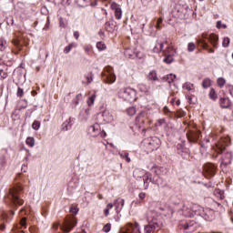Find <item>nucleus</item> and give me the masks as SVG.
<instances>
[{
  "instance_id": "nucleus-1",
  "label": "nucleus",
  "mask_w": 233,
  "mask_h": 233,
  "mask_svg": "<svg viewBox=\"0 0 233 233\" xmlns=\"http://www.w3.org/2000/svg\"><path fill=\"white\" fill-rule=\"evenodd\" d=\"M230 145V137H226L221 138L215 147V152L217 154H222L220 167L227 168L228 165H232L233 152L228 151L227 147Z\"/></svg>"
},
{
  "instance_id": "nucleus-2",
  "label": "nucleus",
  "mask_w": 233,
  "mask_h": 233,
  "mask_svg": "<svg viewBox=\"0 0 233 233\" xmlns=\"http://www.w3.org/2000/svg\"><path fill=\"white\" fill-rule=\"evenodd\" d=\"M147 225L144 227L145 233H154L163 227V217L156 211H152L147 217Z\"/></svg>"
},
{
  "instance_id": "nucleus-3",
  "label": "nucleus",
  "mask_w": 233,
  "mask_h": 233,
  "mask_svg": "<svg viewBox=\"0 0 233 233\" xmlns=\"http://www.w3.org/2000/svg\"><path fill=\"white\" fill-rule=\"evenodd\" d=\"M21 192H23V187L21 185H15L9 189V193L5 201L11 205V207H21L25 200L21 198Z\"/></svg>"
},
{
  "instance_id": "nucleus-4",
  "label": "nucleus",
  "mask_w": 233,
  "mask_h": 233,
  "mask_svg": "<svg viewBox=\"0 0 233 233\" xmlns=\"http://www.w3.org/2000/svg\"><path fill=\"white\" fill-rule=\"evenodd\" d=\"M192 211L195 216H200L205 221H214L216 219V211L210 208H203L198 204L192 206Z\"/></svg>"
},
{
  "instance_id": "nucleus-5",
  "label": "nucleus",
  "mask_w": 233,
  "mask_h": 233,
  "mask_svg": "<svg viewBox=\"0 0 233 233\" xmlns=\"http://www.w3.org/2000/svg\"><path fill=\"white\" fill-rule=\"evenodd\" d=\"M77 225V219L74 217H67L66 218L64 219L63 224H54L53 228L57 230V228H60L63 230V232H70L74 227Z\"/></svg>"
},
{
  "instance_id": "nucleus-6",
  "label": "nucleus",
  "mask_w": 233,
  "mask_h": 233,
  "mask_svg": "<svg viewBox=\"0 0 233 233\" xmlns=\"http://www.w3.org/2000/svg\"><path fill=\"white\" fill-rule=\"evenodd\" d=\"M143 144L145 145L147 152H154V150H157V148L161 147V139L157 137H153L144 139Z\"/></svg>"
},
{
  "instance_id": "nucleus-7",
  "label": "nucleus",
  "mask_w": 233,
  "mask_h": 233,
  "mask_svg": "<svg viewBox=\"0 0 233 233\" xmlns=\"http://www.w3.org/2000/svg\"><path fill=\"white\" fill-rule=\"evenodd\" d=\"M118 96L124 101H127L128 103H132V101L136 100V90L127 87L123 88L119 91Z\"/></svg>"
},
{
  "instance_id": "nucleus-8",
  "label": "nucleus",
  "mask_w": 233,
  "mask_h": 233,
  "mask_svg": "<svg viewBox=\"0 0 233 233\" xmlns=\"http://www.w3.org/2000/svg\"><path fill=\"white\" fill-rule=\"evenodd\" d=\"M102 77H104L106 83H109V85L116 83V74L112 71L111 66L105 67V71L102 73Z\"/></svg>"
},
{
  "instance_id": "nucleus-9",
  "label": "nucleus",
  "mask_w": 233,
  "mask_h": 233,
  "mask_svg": "<svg viewBox=\"0 0 233 233\" xmlns=\"http://www.w3.org/2000/svg\"><path fill=\"white\" fill-rule=\"evenodd\" d=\"M177 153L178 156H181L183 159H188V157H190V149L187 147L185 141L177 145Z\"/></svg>"
},
{
  "instance_id": "nucleus-10",
  "label": "nucleus",
  "mask_w": 233,
  "mask_h": 233,
  "mask_svg": "<svg viewBox=\"0 0 233 233\" xmlns=\"http://www.w3.org/2000/svg\"><path fill=\"white\" fill-rule=\"evenodd\" d=\"M218 172V166H215L213 163H206L204 165V176L205 177H214Z\"/></svg>"
},
{
  "instance_id": "nucleus-11",
  "label": "nucleus",
  "mask_w": 233,
  "mask_h": 233,
  "mask_svg": "<svg viewBox=\"0 0 233 233\" xmlns=\"http://www.w3.org/2000/svg\"><path fill=\"white\" fill-rule=\"evenodd\" d=\"M87 134L91 136V137H97L99 134H101V127L99 124L96 123L92 126H89L87 128Z\"/></svg>"
},
{
  "instance_id": "nucleus-12",
  "label": "nucleus",
  "mask_w": 233,
  "mask_h": 233,
  "mask_svg": "<svg viewBox=\"0 0 233 233\" xmlns=\"http://www.w3.org/2000/svg\"><path fill=\"white\" fill-rule=\"evenodd\" d=\"M181 226L183 227L184 230H189V232H194L198 228V224L194 220H187L186 222H182Z\"/></svg>"
},
{
  "instance_id": "nucleus-13",
  "label": "nucleus",
  "mask_w": 233,
  "mask_h": 233,
  "mask_svg": "<svg viewBox=\"0 0 233 233\" xmlns=\"http://www.w3.org/2000/svg\"><path fill=\"white\" fill-rule=\"evenodd\" d=\"M112 10H115V17L116 19H121L123 17V10L121 9V5H117V3L114 2L111 4Z\"/></svg>"
},
{
  "instance_id": "nucleus-14",
  "label": "nucleus",
  "mask_w": 233,
  "mask_h": 233,
  "mask_svg": "<svg viewBox=\"0 0 233 233\" xmlns=\"http://www.w3.org/2000/svg\"><path fill=\"white\" fill-rule=\"evenodd\" d=\"M74 123H76V118L70 117L68 120L62 124V130L64 132H68V130L72 129Z\"/></svg>"
},
{
  "instance_id": "nucleus-15",
  "label": "nucleus",
  "mask_w": 233,
  "mask_h": 233,
  "mask_svg": "<svg viewBox=\"0 0 233 233\" xmlns=\"http://www.w3.org/2000/svg\"><path fill=\"white\" fill-rule=\"evenodd\" d=\"M99 116H101L104 123H112V121H114V116L110 114V111L105 110L104 112L100 113Z\"/></svg>"
},
{
  "instance_id": "nucleus-16",
  "label": "nucleus",
  "mask_w": 233,
  "mask_h": 233,
  "mask_svg": "<svg viewBox=\"0 0 233 233\" xmlns=\"http://www.w3.org/2000/svg\"><path fill=\"white\" fill-rule=\"evenodd\" d=\"M114 207H116V214H119L121 210H123V207H125V199L117 198L114 200Z\"/></svg>"
},
{
  "instance_id": "nucleus-17",
  "label": "nucleus",
  "mask_w": 233,
  "mask_h": 233,
  "mask_svg": "<svg viewBox=\"0 0 233 233\" xmlns=\"http://www.w3.org/2000/svg\"><path fill=\"white\" fill-rule=\"evenodd\" d=\"M111 21H106L104 25V28L106 32H109L110 34H114V31L116 30V25H114V17H111Z\"/></svg>"
},
{
  "instance_id": "nucleus-18",
  "label": "nucleus",
  "mask_w": 233,
  "mask_h": 233,
  "mask_svg": "<svg viewBox=\"0 0 233 233\" xmlns=\"http://www.w3.org/2000/svg\"><path fill=\"white\" fill-rule=\"evenodd\" d=\"M187 137L189 143H196L199 139V133L189 131L187 134Z\"/></svg>"
},
{
  "instance_id": "nucleus-19",
  "label": "nucleus",
  "mask_w": 233,
  "mask_h": 233,
  "mask_svg": "<svg viewBox=\"0 0 233 233\" xmlns=\"http://www.w3.org/2000/svg\"><path fill=\"white\" fill-rule=\"evenodd\" d=\"M219 105L221 108H230V106H232V102L228 97H221L219 99Z\"/></svg>"
},
{
  "instance_id": "nucleus-20",
  "label": "nucleus",
  "mask_w": 233,
  "mask_h": 233,
  "mask_svg": "<svg viewBox=\"0 0 233 233\" xmlns=\"http://www.w3.org/2000/svg\"><path fill=\"white\" fill-rule=\"evenodd\" d=\"M147 175H145V170L143 169H139V168H136L133 171V177H135V179H141V177H145Z\"/></svg>"
},
{
  "instance_id": "nucleus-21",
  "label": "nucleus",
  "mask_w": 233,
  "mask_h": 233,
  "mask_svg": "<svg viewBox=\"0 0 233 233\" xmlns=\"http://www.w3.org/2000/svg\"><path fill=\"white\" fill-rule=\"evenodd\" d=\"M137 88L140 92L146 94V96H150V86L145 84H138Z\"/></svg>"
},
{
  "instance_id": "nucleus-22",
  "label": "nucleus",
  "mask_w": 233,
  "mask_h": 233,
  "mask_svg": "<svg viewBox=\"0 0 233 233\" xmlns=\"http://www.w3.org/2000/svg\"><path fill=\"white\" fill-rule=\"evenodd\" d=\"M183 216H185V218H194V216H196V213H194V211L192 210V207L190 208H183Z\"/></svg>"
},
{
  "instance_id": "nucleus-23",
  "label": "nucleus",
  "mask_w": 233,
  "mask_h": 233,
  "mask_svg": "<svg viewBox=\"0 0 233 233\" xmlns=\"http://www.w3.org/2000/svg\"><path fill=\"white\" fill-rule=\"evenodd\" d=\"M198 43L201 45L202 48L208 50L209 54H214V49L209 48L208 44L205 41V39L201 38L198 40Z\"/></svg>"
},
{
  "instance_id": "nucleus-24",
  "label": "nucleus",
  "mask_w": 233,
  "mask_h": 233,
  "mask_svg": "<svg viewBox=\"0 0 233 233\" xmlns=\"http://www.w3.org/2000/svg\"><path fill=\"white\" fill-rule=\"evenodd\" d=\"M147 114L143 111L136 118L137 123H145L147 121Z\"/></svg>"
},
{
  "instance_id": "nucleus-25",
  "label": "nucleus",
  "mask_w": 233,
  "mask_h": 233,
  "mask_svg": "<svg viewBox=\"0 0 233 233\" xmlns=\"http://www.w3.org/2000/svg\"><path fill=\"white\" fill-rule=\"evenodd\" d=\"M150 183H153V185H163V178H161L159 176L156 175L153 177H150Z\"/></svg>"
},
{
  "instance_id": "nucleus-26",
  "label": "nucleus",
  "mask_w": 233,
  "mask_h": 233,
  "mask_svg": "<svg viewBox=\"0 0 233 233\" xmlns=\"http://www.w3.org/2000/svg\"><path fill=\"white\" fill-rule=\"evenodd\" d=\"M208 41L216 48V46H218V41H219V36H218L217 35L212 34V35H209Z\"/></svg>"
},
{
  "instance_id": "nucleus-27",
  "label": "nucleus",
  "mask_w": 233,
  "mask_h": 233,
  "mask_svg": "<svg viewBox=\"0 0 233 233\" xmlns=\"http://www.w3.org/2000/svg\"><path fill=\"white\" fill-rule=\"evenodd\" d=\"M150 177H152V175H146L143 177V181H144V189L145 190H148V187L150 185Z\"/></svg>"
},
{
  "instance_id": "nucleus-28",
  "label": "nucleus",
  "mask_w": 233,
  "mask_h": 233,
  "mask_svg": "<svg viewBox=\"0 0 233 233\" xmlns=\"http://www.w3.org/2000/svg\"><path fill=\"white\" fill-rule=\"evenodd\" d=\"M15 212L14 211H10V213H3L2 214V219H4L5 221H6L7 223H10V221H12V217L14 216Z\"/></svg>"
},
{
  "instance_id": "nucleus-29",
  "label": "nucleus",
  "mask_w": 233,
  "mask_h": 233,
  "mask_svg": "<svg viewBox=\"0 0 233 233\" xmlns=\"http://www.w3.org/2000/svg\"><path fill=\"white\" fill-rule=\"evenodd\" d=\"M162 79H163V81H167V83H169V85H170V83H174V79H176V75L168 74V75L163 76Z\"/></svg>"
},
{
  "instance_id": "nucleus-30",
  "label": "nucleus",
  "mask_w": 233,
  "mask_h": 233,
  "mask_svg": "<svg viewBox=\"0 0 233 233\" xmlns=\"http://www.w3.org/2000/svg\"><path fill=\"white\" fill-rule=\"evenodd\" d=\"M118 155L120 156L121 159H126L127 163H130L131 159L129 154L127 151H119Z\"/></svg>"
},
{
  "instance_id": "nucleus-31",
  "label": "nucleus",
  "mask_w": 233,
  "mask_h": 233,
  "mask_svg": "<svg viewBox=\"0 0 233 233\" xmlns=\"http://www.w3.org/2000/svg\"><path fill=\"white\" fill-rule=\"evenodd\" d=\"M6 168V156H0V170H5Z\"/></svg>"
},
{
  "instance_id": "nucleus-32",
  "label": "nucleus",
  "mask_w": 233,
  "mask_h": 233,
  "mask_svg": "<svg viewBox=\"0 0 233 233\" xmlns=\"http://www.w3.org/2000/svg\"><path fill=\"white\" fill-rule=\"evenodd\" d=\"M83 100V95L81 93L77 94L76 96V97L72 100V103L74 105V106H77V105H79V101Z\"/></svg>"
},
{
  "instance_id": "nucleus-33",
  "label": "nucleus",
  "mask_w": 233,
  "mask_h": 233,
  "mask_svg": "<svg viewBox=\"0 0 233 233\" xmlns=\"http://www.w3.org/2000/svg\"><path fill=\"white\" fill-rule=\"evenodd\" d=\"M76 47H77V44L71 43L64 48V54H70L72 48H76Z\"/></svg>"
},
{
  "instance_id": "nucleus-34",
  "label": "nucleus",
  "mask_w": 233,
  "mask_h": 233,
  "mask_svg": "<svg viewBox=\"0 0 233 233\" xmlns=\"http://www.w3.org/2000/svg\"><path fill=\"white\" fill-rule=\"evenodd\" d=\"M135 54H136V52L132 51L131 49H127L124 52V56L126 57H128V59H135Z\"/></svg>"
},
{
  "instance_id": "nucleus-35",
  "label": "nucleus",
  "mask_w": 233,
  "mask_h": 233,
  "mask_svg": "<svg viewBox=\"0 0 233 233\" xmlns=\"http://www.w3.org/2000/svg\"><path fill=\"white\" fill-rule=\"evenodd\" d=\"M183 88H185L186 90H187L188 92H192L194 91V84L190 83V82H186L183 85Z\"/></svg>"
},
{
  "instance_id": "nucleus-36",
  "label": "nucleus",
  "mask_w": 233,
  "mask_h": 233,
  "mask_svg": "<svg viewBox=\"0 0 233 233\" xmlns=\"http://www.w3.org/2000/svg\"><path fill=\"white\" fill-rule=\"evenodd\" d=\"M211 86H212V81L210 80V78H206L203 80L202 82L203 88H210Z\"/></svg>"
},
{
  "instance_id": "nucleus-37",
  "label": "nucleus",
  "mask_w": 233,
  "mask_h": 233,
  "mask_svg": "<svg viewBox=\"0 0 233 233\" xmlns=\"http://www.w3.org/2000/svg\"><path fill=\"white\" fill-rule=\"evenodd\" d=\"M25 143L28 147H31V148H33V147H35V139L32 137H28L25 140Z\"/></svg>"
},
{
  "instance_id": "nucleus-38",
  "label": "nucleus",
  "mask_w": 233,
  "mask_h": 233,
  "mask_svg": "<svg viewBox=\"0 0 233 233\" xmlns=\"http://www.w3.org/2000/svg\"><path fill=\"white\" fill-rule=\"evenodd\" d=\"M148 79H150V81H157V73H156V71H150L148 74Z\"/></svg>"
},
{
  "instance_id": "nucleus-39",
  "label": "nucleus",
  "mask_w": 233,
  "mask_h": 233,
  "mask_svg": "<svg viewBox=\"0 0 233 233\" xmlns=\"http://www.w3.org/2000/svg\"><path fill=\"white\" fill-rule=\"evenodd\" d=\"M95 101H96V94H93L91 96H89L87 98L86 103H87L88 106H92V105H94Z\"/></svg>"
},
{
  "instance_id": "nucleus-40",
  "label": "nucleus",
  "mask_w": 233,
  "mask_h": 233,
  "mask_svg": "<svg viewBox=\"0 0 233 233\" xmlns=\"http://www.w3.org/2000/svg\"><path fill=\"white\" fill-rule=\"evenodd\" d=\"M209 97L213 100L216 101L218 99V94H216V90L214 88H211L209 91Z\"/></svg>"
},
{
  "instance_id": "nucleus-41",
  "label": "nucleus",
  "mask_w": 233,
  "mask_h": 233,
  "mask_svg": "<svg viewBox=\"0 0 233 233\" xmlns=\"http://www.w3.org/2000/svg\"><path fill=\"white\" fill-rule=\"evenodd\" d=\"M33 130H39L41 128V122L38 120H35L32 124Z\"/></svg>"
},
{
  "instance_id": "nucleus-42",
  "label": "nucleus",
  "mask_w": 233,
  "mask_h": 233,
  "mask_svg": "<svg viewBox=\"0 0 233 233\" xmlns=\"http://www.w3.org/2000/svg\"><path fill=\"white\" fill-rule=\"evenodd\" d=\"M96 48L100 52L103 51V50H106V45H105V43H103V42H97L96 43Z\"/></svg>"
},
{
  "instance_id": "nucleus-43",
  "label": "nucleus",
  "mask_w": 233,
  "mask_h": 233,
  "mask_svg": "<svg viewBox=\"0 0 233 233\" xmlns=\"http://www.w3.org/2000/svg\"><path fill=\"white\" fill-rule=\"evenodd\" d=\"M217 83L218 86H220V88H223V86H225V84L227 83V80H225L223 77H219L218 78Z\"/></svg>"
},
{
  "instance_id": "nucleus-44",
  "label": "nucleus",
  "mask_w": 233,
  "mask_h": 233,
  "mask_svg": "<svg viewBox=\"0 0 233 233\" xmlns=\"http://www.w3.org/2000/svg\"><path fill=\"white\" fill-rule=\"evenodd\" d=\"M173 61L174 56H172L171 55H168L164 58V63H167V65H170V63H172Z\"/></svg>"
},
{
  "instance_id": "nucleus-45",
  "label": "nucleus",
  "mask_w": 233,
  "mask_h": 233,
  "mask_svg": "<svg viewBox=\"0 0 233 233\" xmlns=\"http://www.w3.org/2000/svg\"><path fill=\"white\" fill-rule=\"evenodd\" d=\"M228 45H230V38L229 37H224L222 42V46L224 48H228Z\"/></svg>"
},
{
  "instance_id": "nucleus-46",
  "label": "nucleus",
  "mask_w": 233,
  "mask_h": 233,
  "mask_svg": "<svg viewBox=\"0 0 233 233\" xmlns=\"http://www.w3.org/2000/svg\"><path fill=\"white\" fill-rule=\"evenodd\" d=\"M196 50V44L190 42L187 44V52H194Z\"/></svg>"
},
{
  "instance_id": "nucleus-47",
  "label": "nucleus",
  "mask_w": 233,
  "mask_h": 233,
  "mask_svg": "<svg viewBox=\"0 0 233 233\" xmlns=\"http://www.w3.org/2000/svg\"><path fill=\"white\" fill-rule=\"evenodd\" d=\"M69 212L71 214H74V216H77L78 212H79V208H77L75 206H72L70 208H69Z\"/></svg>"
},
{
  "instance_id": "nucleus-48",
  "label": "nucleus",
  "mask_w": 233,
  "mask_h": 233,
  "mask_svg": "<svg viewBox=\"0 0 233 233\" xmlns=\"http://www.w3.org/2000/svg\"><path fill=\"white\" fill-rule=\"evenodd\" d=\"M5 48H6V41L0 39V52H4Z\"/></svg>"
},
{
  "instance_id": "nucleus-49",
  "label": "nucleus",
  "mask_w": 233,
  "mask_h": 233,
  "mask_svg": "<svg viewBox=\"0 0 233 233\" xmlns=\"http://www.w3.org/2000/svg\"><path fill=\"white\" fill-rule=\"evenodd\" d=\"M86 85H90V83H92V81H94L92 73H90L89 75L86 76Z\"/></svg>"
},
{
  "instance_id": "nucleus-50",
  "label": "nucleus",
  "mask_w": 233,
  "mask_h": 233,
  "mask_svg": "<svg viewBox=\"0 0 233 233\" xmlns=\"http://www.w3.org/2000/svg\"><path fill=\"white\" fill-rule=\"evenodd\" d=\"M136 114V107L131 106L127 108V115L128 116H135Z\"/></svg>"
},
{
  "instance_id": "nucleus-51",
  "label": "nucleus",
  "mask_w": 233,
  "mask_h": 233,
  "mask_svg": "<svg viewBox=\"0 0 233 233\" xmlns=\"http://www.w3.org/2000/svg\"><path fill=\"white\" fill-rule=\"evenodd\" d=\"M68 188H77V183L74 182V179H72L68 183Z\"/></svg>"
},
{
  "instance_id": "nucleus-52",
  "label": "nucleus",
  "mask_w": 233,
  "mask_h": 233,
  "mask_svg": "<svg viewBox=\"0 0 233 233\" xmlns=\"http://www.w3.org/2000/svg\"><path fill=\"white\" fill-rule=\"evenodd\" d=\"M111 228H112V224L107 223V224H106V225L104 226L103 231H104V232H108L109 230H111Z\"/></svg>"
},
{
  "instance_id": "nucleus-53",
  "label": "nucleus",
  "mask_w": 233,
  "mask_h": 233,
  "mask_svg": "<svg viewBox=\"0 0 233 233\" xmlns=\"http://www.w3.org/2000/svg\"><path fill=\"white\" fill-rule=\"evenodd\" d=\"M0 76L2 77V79H6L8 77V73H6V71L1 69L0 70Z\"/></svg>"
},
{
  "instance_id": "nucleus-54",
  "label": "nucleus",
  "mask_w": 233,
  "mask_h": 233,
  "mask_svg": "<svg viewBox=\"0 0 233 233\" xmlns=\"http://www.w3.org/2000/svg\"><path fill=\"white\" fill-rule=\"evenodd\" d=\"M24 95H25V92H24L23 88L18 87L17 93H16L17 97H23Z\"/></svg>"
},
{
  "instance_id": "nucleus-55",
  "label": "nucleus",
  "mask_w": 233,
  "mask_h": 233,
  "mask_svg": "<svg viewBox=\"0 0 233 233\" xmlns=\"http://www.w3.org/2000/svg\"><path fill=\"white\" fill-rule=\"evenodd\" d=\"M217 194H218L220 199H225V191L221 190V189H218Z\"/></svg>"
},
{
  "instance_id": "nucleus-56",
  "label": "nucleus",
  "mask_w": 233,
  "mask_h": 233,
  "mask_svg": "<svg viewBox=\"0 0 233 233\" xmlns=\"http://www.w3.org/2000/svg\"><path fill=\"white\" fill-rule=\"evenodd\" d=\"M85 112H86V116H84V117L82 118V121H88V116H89V114H90V108H86V109L85 110Z\"/></svg>"
},
{
  "instance_id": "nucleus-57",
  "label": "nucleus",
  "mask_w": 233,
  "mask_h": 233,
  "mask_svg": "<svg viewBox=\"0 0 233 233\" xmlns=\"http://www.w3.org/2000/svg\"><path fill=\"white\" fill-rule=\"evenodd\" d=\"M217 28H227V24H222L221 21L217 22Z\"/></svg>"
},
{
  "instance_id": "nucleus-58",
  "label": "nucleus",
  "mask_w": 233,
  "mask_h": 233,
  "mask_svg": "<svg viewBox=\"0 0 233 233\" xmlns=\"http://www.w3.org/2000/svg\"><path fill=\"white\" fill-rule=\"evenodd\" d=\"M137 57V59H143V53L137 51L135 52V58Z\"/></svg>"
},
{
  "instance_id": "nucleus-59",
  "label": "nucleus",
  "mask_w": 233,
  "mask_h": 233,
  "mask_svg": "<svg viewBox=\"0 0 233 233\" xmlns=\"http://www.w3.org/2000/svg\"><path fill=\"white\" fill-rule=\"evenodd\" d=\"M204 187H206L207 188H212V187H214V183H212V182L205 183Z\"/></svg>"
},
{
  "instance_id": "nucleus-60",
  "label": "nucleus",
  "mask_w": 233,
  "mask_h": 233,
  "mask_svg": "<svg viewBox=\"0 0 233 233\" xmlns=\"http://www.w3.org/2000/svg\"><path fill=\"white\" fill-rule=\"evenodd\" d=\"M138 198H139L140 200H143L145 198H147V194L141 192V193H139Z\"/></svg>"
},
{
  "instance_id": "nucleus-61",
  "label": "nucleus",
  "mask_w": 233,
  "mask_h": 233,
  "mask_svg": "<svg viewBox=\"0 0 233 233\" xmlns=\"http://www.w3.org/2000/svg\"><path fill=\"white\" fill-rule=\"evenodd\" d=\"M74 37H75V39H79V31H75L74 32Z\"/></svg>"
},
{
  "instance_id": "nucleus-62",
  "label": "nucleus",
  "mask_w": 233,
  "mask_h": 233,
  "mask_svg": "<svg viewBox=\"0 0 233 233\" xmlns=\"http://www.w3.org/2000/svg\"><path fill=\"white\" fill-rule=\"evenodd\" d=\"M104 214H105L106 218L108 217V214H110V209L106 208L105 210H104Z\"/></svg>"
},
{
  "instance_id": "nucleus-63",
  "label": "nucleus",
  "mask_w": 233,
  "mask_h": 233,
  "mask_svg": "<svg viewBox=\"0 0 233 233\" xmlns=\"http://www.w3.org/2000/svg\"><path fill=\"white\" fill-rule=\"evenodd\" d=\"M6 24L8 25V26L14 25V18H11L10 21H6Z\"/></svg>"
},
{
  "instance_id": "nucleus-64",
  "label": "nucleus",
  "mask_w": 233,
  "mask_h": 233,
  "mask_svg": "<svg viewBox=\"0 0 233 233\" xmlns=\"http://www.w3.org/2000/svg\"><path fill=\"white\" fill-rule=\"evenodd\" d=\"M106 208L107 209H111V208H114V204H112V203H108L107 205H106Z\"/></svg>"
}]
</instances>
